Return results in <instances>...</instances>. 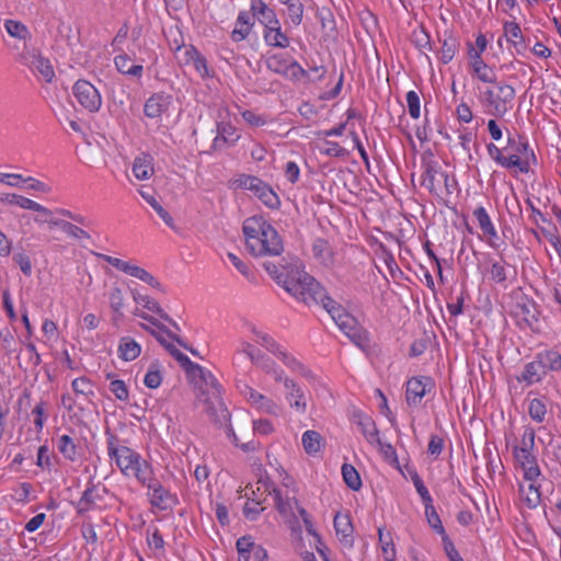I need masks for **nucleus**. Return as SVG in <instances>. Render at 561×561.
<instances>
[{
    "label": "nucleus",
    "mask_w": 561,
    "mask_h": 561,
    "mask_svg": "<svg viewBox=\"0 0 561 561\" xmlns=\"http://www.w3.org/2000/svg\"><path fill=\"white\" fill-rule=\"evenodd\" d=\"M94 255L111 264L116 270L125 273L126 275L141 280L159 291H164L163 285L151 273L137 265L136 263L131 261H124L103 253H94Z\"/></svg>",
    "instance_id": "obj_6"
},
{
    "label": "nucleus",
    "mask_w": 561,
    "mask_h": 561,
    "mask_svg": "<svg viewBox=\"0 0 561 561\" xmlns=\"http://www.w3.org/2000/svg\"><path fill=\"white\" fill-rule=\"evenodd\" d=\"M379 543L381 548V557L383 561H396V548L389 533H385L382 528L378 529Z\"/></svg>",
    "instance_id": "obj_38"
},
{
    "label": "nucleus",
    "mask_w": 561,
    "mask_h": 561,
    "mask_svg": "<svg viewBox=\"0 0 561 561\" xmlns=\"http://www.w3.org/2000/svg\"><path fill=\"white\" fill-rule=\"evenodd\" d=\"M31 210L37 213V215L34 218V221L36 224L42 225L50 221V216L53 215V211L49 208L35 202Z\"/></svg>",
    "instance_id": "obj_60"
},
{
    "label": "nucleus",
    "mask_w": 561,
    "mask_h": 561,
    "mask_svg": "<svg viewBox=\"0 0 561 561\" xmlns=\"http://www.w3.org/2000/svg\"><path fill=\"white\" fill-rule=\"evenodd\" d=\"M342 476L345 483L354 491L359 490L362 486V480L356 469L351 465L342 466Z\"/></svg>",
    "instance_id": "obj_46"
},
{
    "label": "nucleus",
    "mask_w": 561,
    "mask_h": 561,
    "mask_svg": "<svg viewBox=\"0 0 561 561\" xmlns=\"http://www.w3.org/2000/svg\"><path fill=\"white\" fill-rule=\"evenodd\" d=\"M271 494L278 512L285 516H295L296 512L298 513V507H301L289 491L283 492L279 489H274Z\"/></svg>",
    "instance_id": "obj_21"
},
{
    "label": "nucleus",
    "mask_w": 561,
    "mask_h": 561,
    "mask_svg": "<svg viewBox=\"0 0 561 561\" xmlns=\"http://www.w3.org/2000/svg\"><path fill=\"white\" fill-rule=\"evenodd\" d=\"M262 499H251L243 507V513L248 519L254 520L263 511L261 506Z\"/></svg>",
    "instance_id": "obj_57"
},
{
    "label": "nucleus",
    "mask_w": 561,
    "mask_h": 561,
    "mask_svg": "<svg viewBox=\"0 0 561 561\" xmlns=\"http://www.w3.org/2000/svg\"><path fill=\"white\" fill-rule=\"evenodd\" d=\"M228 259L230 261V263L248 279H253L254 278V275L250 268V266L248 265V263H245L244 261H242L238 255H236L234 253H228Z\"/></svg>",
    "instance_id": "obj_55"
},
{
    "label": "nucleus",
    "mask_w": 561,
    "mask_h": 561,
    "mask_svg": "<svg viewBox=\"0 0 561 561\" xmlns=\"http://www.w3.org/2000/svg\"><path fill=\"white\" fill-rule=\"evenodd\" d=\"M473 216L477 219L480 229L483 231L484 236L491 241L492 239L497 238L496 229L486 211V209L482 206L478 207L473 211Z\"/></svg>",
    "instance_id": "obj_35"
},
{
    "label": "nucleus",
    "mask_w": 561,
    "mask_h": 561,
    "mask_svg": "<svg viewBox=\"0 0 561 561\" xmlns=\"http://www.w3.org/2000/svg\"><path fill=\"white\" fill-rule=\"evenodd\" d=\"M125 477L135 478L140 484L146 486L154 479V472L151 465L141 457Z\"/></svg>",
    "instance_id": "obj_30"
},
{
    "label": "nucleus",
    "mask_w": 561,
    "mask_h": 561,
    "mask_svg": "<svg viewBox=\"0 0 561 561\" xmlns=\"http://www.w3.org/2000/svg\"><path fill=\"white\" fill-rule=\"evenodd\" d=\"M535 430L531 427H525L523 436L518 446L514 450H523L524 453H533L535 446Z\"/></svg>",
    "instance_id": "obj_49"
},
{
    "label": "nucleus",
    "mask_w": 561,
    "mask_h": 561,
    "mask_svg": "<svg viewBox=\"0 0 561 561\" xmlns=\"http://www.w3.org/2000/svg\"><path fill=\"white\" fill-rule=\"evenodd\" d=\"M358 425L360 426L364 436L370 444L379 443L377 427L370 417L362 416L359 419Z\"/></svg>",
    "instance_id": "obj_45"
},
{
    "label": "nucleus",
    "mask_w": 561,
    "mask_h": 561,
    "mask_svg": "<svg viewBox=\"0 0 561 561\" xmlns=\"http://www.w3.org/2000/svg\"><path fill=\"white\" fill-rule=\"evenodd\" d=\"M107 299L112 311L119 317L123 316L126 306L124 290L119 286H113L107 294Z\"/></svg>",
    "instance_id": "obj_37"
},
{
    "label": "nucleus",
    "mask_w": 561,
    "mask_h": 561,
    "mask_svg": "<svg viewBox=\"0 0 561 561\" xmlns=\"http://www.w3.org/2000/svg\"><path fill=\"white\" fill-rule=\"evenodd\" d=\"M444 182L447 190H449L448 175L438 171L436 168L427 165L422 174L421 184L432 194L438 195L440 184Z\"/></svg>",
    "instance_id": "obj_20"
},
{
    "label": "nucleus",
    "mask_w": 561,
    "mask_h": 561,
    "mask_svg": "<svg viewBox=\"0 0 561 561\" xmlns=\"http://www.w3.org/2000/svg\"><path fill=\"white\" fill-rule=\"evenodd\" d=\"M217 136L214 139V144L219 146L220 142L234 145L240 134L237 128L230 122V112L227 107H220L218 111L217 121Z\"/></svg>",
    "instance_id": "obj_13"
},
{
    "label": "nucleus",
    "mask_w": 561,
    "mask_h": 561,
    "mask_svg": "<svg viewBox=\"0 0 561 561\" xmlns=\"http://www.w3.org/2000/svg\"><path fill=\"white\" fill-rule=\"evenodd\" d=\"M64 232L68 237L77 239V240H83V239L89 240L91 238V236L84 229H82L69 221L67 222Z\"/></svg>",
    "instance_id": "obj_62"
},
{
    "label": "nucleus",
    "mask_w": 561,
    "mask_h": 561,
    "mask_svg": "<svg viewBox=\"0 0 561 561\" xmlns=\"http://www.w3.org/2000/svg\"><path fill=\"white\" fill-rule=\"evenodd\" d=\"M504 36L514 45L523 39V34L519 25L514 21H507L503 25Z\"/></svg>",
    "instance_id": "obj_52"
},
{
    "label": "nucleus",
    "mask_w": 561,
    "mask_h": 561,
    "mask_svg": "<svg viewBox=\"0 0 561 561\" xmlns=\"http://www.w3.org/2000/svg\"><path fill=\"white\" fill-rule=\"evenodd\" d=\"M433 387L434 382L428 377H412L409 379L405 390V400L408 404L417 405Z\"/></svg>",
    "instance_id": "obj_15"
},
{
    "label": "nucleus",
    "mask_w": 561,
    "mask_h": 561,
    "mask_svg": "<svg viewBox=\"0 0 561 561\" xmlns=\"http://www.w3.org/2000/svg\"><path fill=\"white\" fill-rule=\"evenodd\" d=\"M468 67L473 78L484 83H495L496 73L494 69L483 60L482 56L477 54L468 56Z\"/></svg>",
    "instance_id": "obj_18"
},
{
    "label": "nucleus",
    "mask_w": 561,
    "mask_h": 561,
    "mask_svg": "<svg viewBox=\"0 0 561 561\" xmlns=\"http://www.w3.org/2000/svg\"><path fill=\"white\" fill-rule=\"evenodd\" d=\"M4 28L11 37L24 41L30 37L28 28L16 20H5Z\"/></svg>",
    "instance_id": "obj_43"
},
{
    "label": "nucleus",
    "mask_w": 561,
    "mask_h": 561,
    "mask_svg": "<svg viewBox=\"0 0 561 561\" xmlns=\"http://www.w3.org/2000/svg\"><path fill=\"white\" fill-rule=\"evenodd\" d=\"M486 150H488V153L489 156L499 164L501 165L502 168H504L505 165V153L506 151H508V146L501 149L499 148L497 146H495L494 144H489L486 146Z\"/></svg>",
    "instance_id": "obj_58"
},
{
    "label": "nucleus",
    "mask_w": 561,
    "mask_h": 561,
    "mask_svg": "<svg viewBox=\"0 0 561 561\" xmlns=\"http://www.w3.org/2000/svg\"><path fill=\"white\" fill-rule=\"evenodd\" d=\"M263 266L273 279L298 301L307 305L320 304L340 330L356 345L366 342V333L356 319L329 297L322 286L302 270L300 260L283 257L280 264L267 261Z\"/></svg>",
    "instance_id": "obj_1"
},
{
    "label": "nucleus",
    "mask_w": 561,
    "mask_h": 561,
    "mask_svg": "<svg viewBox=\"0 0 561 561\" xmlns=\"http://www.w3.org/2000/svg\"><path fill=\"white\" fill-rule=\"evenodd\" d=\"M266 66L271 71L290 79H299L305 75V70L297 61L282 54L268 57Z\"/></svg>",
    "instance_id": "obj_11"
},
{
    "label": "nucleus",
    "mask_w": 561,
    "mask_h": 561,
    "mask_svg": "<svg viewBox=\"0 0 561 561\" xmlns=\"http://www.w3.org/2000/svg\"><path fill=\"white\" fill-rule=\"evenodd\" d=\"M188 374L195 383L197 405L209 416L224 414L226 409L222 402L221 387L216 377L197 364H193L188 368Z\"/></svg>",
    "instance_id": "obj_3"
},
{
    "label": "nucleus",
    "mask_w": 561,
    "mask_h": 561,
    "mask_svg": "<svg viewBox=\"0 0 561 561\" xmlns=\"http://www.w3.org/2000/svg\"><path fill=\"white\" fill-rule=\"evenodd\" d=\"M58 449L67 459L73 460L77 456L76 445L68 435L59 437Z\"/></svg>",
    "instance_id": "obj_51"
},
{
    "label": "nucleus",
    "mask_w": 561,
    "mask_h": 561,
    "mask_svg": "<svg viewBox=\"0 0 561 561\" xmlns=\"http://www.w3.org/2000/svg\"><path fill=\"white\" fill-rule=\"evenodd\" d=\"M110 390L121 401H126L128 399L127 386L121 379L112 380L110 383Z\"/></svg>",
    "instance_id": "obj_59"
},
{
    "label": "nucleus",
    "mask_w": 561,
    "mask_h": 561,
    "mask_svg": "<svg viewBox=\"0 0 561 561\" xmlns=\"http://www.w3.org/2000/svg\"><path fill=\"white\" fill-rule=\"evenodd\" d=\"M301 444L305 451L308 455L313 456L322 448V436L316 431H306L301 436Z\"/></svg>",
    "instance_id": "obj_36"
},
{
    "label": "nucleus",
    "mask_w": 561,
    "mask_h": 561,
    "mask_svg": "<svg viewBox=\"0 0 561 561\" xmlns=\"http://www.w3.org/2000/svg\"><path fill=\"white\" fill-rule=\"evenodd\" d=\"M335 534L344 546H352L354 528L347 513L339 512L334 516Z\"/></svg>",
    "instance_id": "obj_23"
},
{
    "label": "nucleus",
    "mask_w": 561,
    "mask_h": 561,
    "mask_svg": "<svg viewBox=\"0 0 561 561\" xmlns=\"http://www.w3.org/2000/svg\"><path fill=\"white\" fill-rule=\"evenodd\" d=\"M116 69L126 76L140 78L144 72L142 65L133 64L126 54H119L114 58Z\"/></svg>",
    "instance_id": "obj_34"
},
{
    "label": "nucleus",
    "mask_w": 561,
    "mask_h": 561,
    "mask_svg": "<svg viewBox=\"0 0 561 561\" xmlns=\"http://www.w3.org/2000/svg\"><path fill=\"white\" fill-rule=\"evenodd\" d=\"M32 71L45 82H51L55 78V70L49 59L42 55H34L32 61L28 64Z\"/></svg>",
    "instance_id": "obj_27"
},
{
    "label": "nucleus",
    "mask_w": 561,
    "mask_h": 561,
    "mask_svg": "<svg viewBox=\"0 0 561 561\" xmlns=\"http://www.w3.org/2000/svg\"><path fill=\"white\" fill-rule=\"evenodd\" d=\"M239 391L249 404L257 411L271 415L279 413V407L275 401L257 392L252 387L243 383L239 386Z\"/></svg>",
    "instance_id": "obj_12"
},
{
    "label": "nucleus",
    "mask_w": 561,
    "mask_h": 561,
    "mask_svg": "<svg viewBox=\"0 0 561 561\" xmlns=\"http://www.w3.org/2000/svg\"><path fill=\"white\" fill-rule=\"evenodd\" d=\"M528 414L537 423H542L547 415V405L542 399L534 398L528 402Z\"/></svg>",
    "instance_id": "obj_41"
},
{
    "label": "nucleus",
    "mask_w": 561,
    "mask_h": 561,
    "mask_svg": "<svg viewBox=\"0 0 561 561\" xmlns=\"http://www.w3.org/2000/svg\"><path fill=\"white\" fill-rule=\"evenodd\" d=\"M543 362L547 366V370L560 371L561 370V353L557 351H545L540 352Z\"/></svg>",
    "instance_id": "obj_53"
},
{
    "label": "nucleus",
    "mask_w": 561,
    "mask_h": 561,
    "mask_svg": "<svg viewBox=\"0 0 561 561\" xmlns=\"http://www.w3.org/2000/svg\"><path fill=\"white\" fill-rule=\"evenodd\" d=\"M276 356L290 369H293L294 371H297V373H300L302 375H306L307 374V370L306 368L304 367V365L298 360L296 359L294 356H291L290 354H288L283 347L278 351V353L276 354Z\"/></svg>",
    "instance_id": "obj_48"
},
{
    "label": "nucleus",
    "mask_w": 561,
    "mask_h": 561,
    "mask_svg": "<svg viewBox=\"0 0 561 561\" xmlns=\"http://www.w3.org/2000/svg\"><path fill=\"white\" fill-rule=\"evenodd\" d=\"M71 388L78 402H91L95 396L94 385L87 377H79L72 380Z\"/></svg>",
    "instance_id": "obj_28"
},
{
    "label": "nucleus",
    "mask_w": 561,
    "mask_h": 561,
    "mask_svg": "<svg viewBox=\"0 0 561 561\" xmlns=\"http://www.w3.org/2000/svg\"><path fill=\"white\" fill-rule=\"evenodd\" d=\"M313 256L325 266L331 267L334 263V253L331 245L323 239H318L312 245Z\"/></svg>",
    "instance_id": "obj_33"
},
{
    "label": "nucleus",
    "mask_w": 561,
    "mask_h": 561,
    "mask_svg": "<svg viewBox=\"0 0 561 561\" xmlns=\"http://www.w3.org/2000/svg\"><path fill=\"white\" fill-rule=\"evenodd\" d=\"M243 233L247 248L253 255H279L284 250L278 232L263 217L245 219Z\"/></svg>",
    "instance_id": "obj_2"
},
{
    "label": "nucleus",
    "mask_w": 561,
    "mask_h": 561,
    "mask_svg": "<svg viewBox=\"0 0 561 561\" xmlns=\"http://www.w3.org/2000/svg\"><path fill=\"white\" fill-rule=\"evenodd\" d=\"M162 382L161 366L157 363L150 364L144 377V383L147 388L157 389Z\"/></svg>",
    "instance_id": "obj_42"
},
{
    "label": "nucleus",
    "mask_w": 561,
    "mask_h": 561,
    "mask_svg": "<svg viewBox=\"0 0 561 561\" xmlns=\"http://www.w3.org/2000/svg\"><path fill=\"white\" fill-rule=\"evenodd\" d=\"M236 182L239 187L252 192L266 207L272 209L279 207L278 195L261 179L253 175H241Z\"/></svg>",
    "instance_id": "obj_7"
},
{
    "label": "nucleus",
    "mask_w": 561,
    "mask_h": 561,
    "mask_svg": "<svg viewBox=\"0 0 561 561\" xmlns=\"http://www.w3.org/2000/svg\"><path fill=\"white\" fill-rule=\"evenodd\" d=\"M241 115L243 119L253 127H260L266 123V118L263 115L256 114L253 111H243Z\"/></svg>",
    "instance_id": "obj_63"
},
{
    "label": "nucleus",
    "mask_w": 561,
    "mask_h": 561,
    "mask_svg": "<svg viewBox=\"0 0 561 561\" xmlns=\"http://www.w3.org/2000/svg\"><path fill=\"white\" fill-rule=\"evenodd\" d=\"M547 371V366L543 362L542 355L541 353H538L533 362L525 365L520 377H518V380L524 381L526 385L530 386L541 381Z\"/></svg>",
    "instance_id": "obj_19"
},
{
    "label": "nucleus",
    "mask_w": 561,
    "mask_h": 561,
    "mask_svg": "<svg viewBox=\"0 0 561 561\" xmlns=\"http://www.w3.org/2000/svg\"><path fill=\"white\" fill-rule=\"evenodd\" d=\"M514 458L517 466L522 469L523 474L528 478L540 476V469L534 453H524L523 450H514Z\"/></svg>",
    "instance_id": "obj_25"
},
{
    "label": "nucleus",
    "mask_w": 561,
    "mask_h": 561,
    "mask_svg": "<svg viewBox=\"0 0 561 561\" xmlns=\"http://www.w3.org/2000/svg\"><path fill=\"white\" fill-rule=\"evenodd\" d=\"M131 172L139 181L149 180L154 173L153 158L148 153L138 154L134 159Z\"/></svg>",
    "instance_id": "obj_24"
},
{
    "label": "nucleus",
    "mask_w": 561,
    "mask_h": 561,
    "mask_svg": "<svg viewBox=\"0 0 561 561\" xmlns=\"http://www.w3.org/2000/svg\"><path fill=\"white\" fill-rule=\"evenodd\" d=\"M542 480L541 473L538 477H531V479L523 474V481L519 483V494L523 502L530 508L537 507L540 503Z\"/></svg>",
    "instance_id": "obj_14"
},
{
    "label": "nucleus",
    "mask_w": 561,
    "mask_h": 561,
    "mask_svg": "<svg viewBox=\"0 0 561 561\" xmlns=\"http://www.w3.org/2000/svg\"><path fill=\"white\" fill-rule=\"evenodd\" d=\"M256 365H259L263 371L270 375L275 381L284 383V379L287 378L284 375V371L270 359H263L261 362L259 360Z\"/></svg>",
    "instance_id": "obj_47"
},
{
    "label": "nucleus",
    "mask_w": 561,
    "mask_h": 561,
    "mask_svg": "<svg viewBox=\"0 0 561 561\" xmlns=\"http://www.w3.org/2000/svg\"><path fill=\"white\" fill-rule=\"evenodd\" d=\"M141 353V345L130 336H123L118 341L117 354L124 362L135 360Z\"/></svg>",
    "instance_id": "obj_26"
},
{
    "label": "nucleus",
    "mask_w": 561,
    "mask_h": 561,
    "mask_svg": "<svg viewBox=\"0 0 561 561\" xmlns=\"http://www.w3.org/2000/svg\"><path fill=\"white\" fill-rule=\"evenodd\" d=\"M264 39L267 45L274 47L285 48L289 45V39L283 33L279 21H277L275 26L272 24L265 26Z\"/></svg>",
    "instance_id": "obj_32"
},
{
    "label": "nucleus",
    "mask_w": 561,
    "mask_h": 561,
    "mask_svg": "<svg viewBox=\"0 0 561 561\" xmlns=\"http://www.w3.org/2000/svg\"><path fill=\"white\" fill-rule=\"evenodd\" d=\"M130 295L136 305L133 311V314L135 317L141 318L145 321L156 325L157 320L150 317L146 312L147 310L148 312H152L160 316L164 320H170L169 316L163 311L159 302L151 296L140 293L137 288L130 289Z\"/></svg>",
    "instance_id": "obj_10"
},
{
    "label": "nucleus",
    "mask_w": 561,
    "mask_h": 561,
    "mask_svg": "<svg viewBox=\"0 0 561 561\" xmlns=\"http://www.w3.org/2000/svg\"><path fill=\"white\" fill-rule=\"evenodd\" d=\"M171 96L163 93L151 95L145 103L144 112L149 118H159L171 105Z\"/></svg>",
    "instance_id": "obj_22"
},
{
    "label": "nucleus",
    "mask_w": 561,
    "mask_h": 561,
    "mask_svg": "<svg viewBox=\"0 0 561 561\" xmlns=\"http://www.w3.org/2000/svg\"><path fill=\"white\" fill-rule=\"evenodd\" d=\"M488 46V39L485 35L479 34L476 38V43H468L467 45V56H473V54H477L479 56H482V54L486 50Z\"/></svg>",
    "instance_id": "obj_56"
},
{
    "label": "nucleus",
    "mask_w": 561,
    "mask_h": 561,
    "mask_svg": "<svg viewBox=\"0 0 561 561\" xmlns=\"http://www.w3.org/2000/svg\"><path fill=\"white\" fill-rule=\"evenodd\" d=\"M72 95L89 113L99 112L103 103L100 91L88 80L76 81L72 85Z\"/></svg>",
    "instance_id": "obj_9"
},
{
    "label": "nucleus",
    "mask_w": 561,
    "mask_h": 561,
    "mask_svg": "<svg viewBox=\"0 0 561 561\" xmlns=\"http://www.w3.org/2000/svg\"><path fill=\"white\" fill-rule=\"evenodd\" d=\"M187 62L192 64L196 72L202 78L209 77V70L207 67L206 59L194 48H190L186 50Z\"/></svg>",
    "instance_id": "obj_39"
},
{
    "label": "nucleus",
    "mask_w": 561,
    "mask_h": 561,
    "mask_svg": "<svg viewBox=\"0 0 561 561\" xmlns=\"http://www.w3.org/2000/svg\"><path fill=\"white\" fill-rule=\"evenodd\" d=\"M107 455L124 476L128 474L141 458L139 453L121 444L113 435L107 438Z\"/></svg>",
    "instance_id": "obj_8"
},
{
    "label": "nucleus",
    "mask_w": 561,
    "mask_h": 561,
    "mask_svg": "<svg viewBox=\"0 0 561 561\" xmlns=\"http://www.w3.org/2000/svg\"><path fill=\"white\" fill-rule=\"evenodd\" d=\"M254 25L251 14L247 11H240L231 32V38L234 42H241L248 37Z\"/></svg>",
    "instance_id": "obj_29"
},
{
    "label": "nucleus",
    "mask_w": 561,
    "mask_h": 561,
    "mask_svg": "<svg viewBox=\"0 0 561 561\" xmlns=\"http://www.w3.org/2000/svg\"><path fill=\"white\" fill-rule=\"evenodd\" d=\"M284 387L287 390L285 398L289 407L300 414L306 413L308 407L306 391L290 378L284 379Z\"/></svg>",
    "instance_id": "obj_17"
},
{
    "label": "nucleus",
    "mask_w": 561,
    "mask_h": 561,
    "mask_svg": "<svg viewBox=\"0 0 561 561\" xmlns=\"http://www.w3.org/2000/svg\"><path fill=\"white\" fill-rule=\"evenodd\" d=\"M425 515H426L430 526L435 531H437L439 535L444 536V534H446V531H445L442 520H440L438 514L436 513L434 506L432 505V503L425 504Z\"/></svg>",
    "instance_id": "obj_50"
},
{
    "label": "nucleus",
    "mask_w": 561,
    "mask_h": 561,
    "mask_svg": "<svg viewBox=\"0 0 561 561\" xmlns=\"http://www.w3.org/2000/svg\"><path fill=\"white\" fill-rule=\"evenodd\" d=\"M407 104L411 117L414 119L419 118L421 115V104L419 94L415 91H409L407 93Z\"/></svg>",
    "instance_id": "obj_54"
},
{
    "label": "nucleus",
    "mask_w": 561,
    "mask_h": 561,
    "mask_svg": "<svg viewBox=\"0 0 561 561\" xmlns=\"http://www.w3.org/2000/svg\"><path fill=\"white\" fill-rule=\"evenodd\" d=\"M320 152L328 157H341L344 154V149L334 141H325Z\"/></svg>",
    "instance_id": "obj_64"
},
{
    "label": "nucleus",
    "mask_w": 561,
    "mask_h": 561,
    "mask_svg": "<svg viewBox=\"0 0 561 561\" xmlns=\"http://www.w3.org/2000/svg\"><path fill=\"white\" fill-rule=\"evenodd\" d=\"M287 7L288 18L291 24L299 25L302 21L304 5L300 0H278Z\"/></svg>",
    "instance_id": "obj_40"
},
{
    "label": "nucleus",
    "mask_w": 561,
    "mask_h": 561,
    "mask_svg": "<svg viewBox=\"0 0 561 561\" xmlns=\"http://www.w3.org/2000/svg\"><path fill=\"white\" fill-rule=\"evenodd\" d=\"M515 93L511 84L495 81L480 93V102L488 114L501 117L513 107Z\"/></svg>",
    "instance_id": "obj_4"
},
{
    "label": "nucleus",
    "mask_w": 561,
    "mask_h": 561,
    "mask_svg": "<svg viewBox=\"0 0 561 561\" xmlns=\"http://www.w3.org/2000/svg\"><path fill=\"white\" fill-rule=\"evenodd\" d=\"M255 342L261 344L263 347H265L267 351L274 353L275 355L282 348V346L278 345L276 343V341L264 331L257 339H255Z\"/></svg>",
    "instance_id": "obj_61"
},
{
    "label": "nucleus",
    "mask_w": 561,
    "mask_h": 561,
    "mask_svg": "<svg viewBox=\"0 0 561 561\" xmlns=\"http://www.w3.org/2000/svg\"><path fill=\"white\" fill-rule=\"evenodd\" d=\"M508 151L505 156V169H517L522 173H528L530 168L537 163V158L524 137L507 139Z\"/></svg>",
    "instance_id": "obj_5"
},
{
    "label": "nucleus",
    "mask_w": 561,
    "mask_h": 561,
    "mask_svg": "<svg viewBox=\"0 0 561 561\" xmlns=\"http://www.w3.org/2000/svg\"><path fill=\"white\" fill-rule=\"evenodd\" d=\"M251 11L253 15H256L259 21L264 25L268 24L276 25L278 19L273 9L268 8L263 0H252Z\"/></svg>",
    "instance_id": "obj_31"
},
{
    "label": "nucleus",
    "mask_w": 561,
    "mask_h": 561,
    "mask_svg": "<svg viewBox=\"0 0 561 561\" xmlns=\"http://www.w3.org/2000/svg\"><path fill=\"white\" fill-rule=\"evenodd\" d=\"M148 489V496L151 505L160 508L168 510L176 504V496L169 490L162 486V484L156 480V478L146 485Z\"/></svg>",
    "instance_id": "obj_16"
},
{
    "label": "nucleus",
    "mask_w": 561,
    "mask_h": 561,
    "mask_svg": "<svg viewBox=\"0 0 561 561\" xmlns=\"http://www.w3.org/2000/svg\"><path fill=\"white\" fill-rule=\"evenodd\" d=\"M0 202L7 205H16L22 209L28 210H31L35 203V201L31 198L13 193L3 194L2 196H0Z\"/></svg>",
    "instance_id": "obj_44"
}]
</instances>
